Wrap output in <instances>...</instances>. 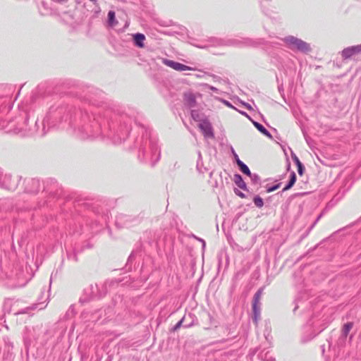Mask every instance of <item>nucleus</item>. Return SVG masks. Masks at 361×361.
Segmentation results:
<instances>
[{"instance_id":"obj_1","label":"nucleus","mask_w":361,"mask_h":361,"mask_svg":"<svg viewBox=\"0 0 361 361\" xmlns=\"http://www.w3.org/2000/svg\"><path fill=\"white\" fill-rule=\"evenodd\" d=\"M33 101L32 96L18 105L17 112L11 113L9 99L0 97V129L21 137H43L51 129H71L76 136L83 140L102 132L99 128L90 130L92 122L90 108L94 104V100L89 99L82 105L54 104L49 109L41 126L38 120L35 119Z\"/></svg>"},{"instance_id":"obj_2","label":"nucleus","mask_w":361,"mask_h":361,"mask_svg":"<svg viewBox=\"0 0 361 361\" xmlns=\"http://www.w3.org/2000/svg\"><path fill=\"white\" fill-rule=\"evenodd\" d=\"M92 122L90 130L99 128L101 133L90 135V138H106L114 144L124 142L135 124L140 128V136L134 140L133 147L138 150V159L154 166L160 159L161 148L158 137L145 123V119L137 109L131 106H111L106 103L94 100L90 106Z\"/></svg>"},{"instance_id":"obj_3","label":"nucleus","mask_w":361,"mask_h":361,"mask_svg":"<svg viewBox=\"0 0 361 361\" xmlns=\"http://www.w3.org/2000/svg\"><path fill=\"white\" fill-rule=\"evenodd\" d=\"M68 208L71 215L80 216L85 222V226H84L79 220H77L80 224L79 228H74L73 232L70 231V234L81 235L89 231L97 232L106 223V217L100 215L99 208L89 200L80 198L74 201H68L63 210L66 211Z\"/></svg>"},{"instance_id":"obj_4","label":"nucleus","mask_w":361,"mask_h":361,"mask_svg":"<svg viewBox=\"0 0 361 361\" xmlns=\"http://www.w3.org/2000/svg\"><path fill=\"white\" fill-rule=\"evenodd\" d=\"M25 192L27 193H37L41 188L42 191L51 196H54V190L56 189V182L52 180L43 181L41 183L40 180L37 178H29L25 180Z\"/></svg>"},{"instance_id":"obj_5","label":"nucleus","mask_w":361,"mask_h":361,"mask_svg":"<svg viewBox=\"0 0 361 361\" xmlns=\"http://www.w3.org/2000/svg\"><path fill=\"white\" fill-rule=\"evenodd\" d=\"M283 42L286 44L287 47L292 51H298L305 54L312 51V48L309 43L293 35H288L285 37L283 39Z\"/></svg>"},{"instance_id":"obj_6","label":"nucleus","mask_w":361,"mask_h":361,"mask_svg":"<svg viewBox=\"0 0 361 361\" xmlns=\"http://www.w3.org/2000/svg\"><path fill=\"white\" fill-rule=\"evenodd\" d=\"M106 293V288L102 285L99 286L97 284H91L84 290L82 295L79 302L82 304L87 302L94 298H100Z\"/></svg>"},{"instance_id":"obj_7","label":"nucleus","mask_w":361,"mask_h":361,"mask_svg":"<svg viewBox=\"0 0 361 361\" xmlns=\"http://www.w3.org/2000/svg\"><path fill=\"white\" fill-rule=\"evenodd\" d=\"M141 221L142 218L138 216L121 214L116 217V225L119 228H130L139 224Z\"/></svg>"},{"instance_id":"obj_8","label":"nucleus","mask_w":361,"mask_h":361,"mask_svg":"<svg viewBox=\"0 0 361 361\" xmlns=\"http://www.w3.org/2000/svg\"><path fill=\"white\" fill-rule=\"evenodd\" d=\"M20 179L21 177L19 176H13L11 174L2 173L0 178V188L8 190H14L17 188Z\"/></svg>"},{"instance_id":"obj_9","label":"nucleus","mask_w":361,"mask_h":361,"mask_svg":"<svg viewBox=\"0 0 361 361\" xmlns=\"http://www.w3.org/2000/svg\"><path fill=\"white\" fill-rule=\"evenodd\" d=\"M210 46H222V45H235V46H240L241 44L245 45H250L251 44V39L248 38L243 39L242 40L239 39H230L228 40L226 42L219 38L216 37H212L209 39Z\"/></svg>"},{"instance_id":"obj_10","label":"nucleus","mask_w":361,"mask_h":361,"mask_svg":"<svg viewBox=\"0 0 361 361\" xmlns=\"http://www.w3.org/2000/svg\"><path fill=\"white\" fill-rule=\"evenodd\" d=\"M198 127L202 132V134L205 138H214V130L211 123L208 119L204 118L201 120Z\"/></svg>"},{"instance_id":"obj_11","label":"nucleus","mask_w":361,"mask_h":361,"mask_svg":"<svg viewBox=\"0 0 361 361\" xmlns=\"http://www.w3.org/2000/svg\"><path fill=\"white\" fill-rule=\"evenodd\" d=\"M361 53V44L344 48L341 54L343 60L350 59L352 56Z\"/></svg>"},{"instance_id":"obj_12","label":"nucleus","mask_w":361,"mask_h":361,"mask_svg":"<svg viewBox=\"0 0 361 361\" xmlns=\"http://www.w3.org/2000/svg\"><path fill=\"white\" fill-rule=\"evenodd\" d=\"M163 62L165 65L178 71L192 70V68L190 66L172 60L165 59H164Z\"/></svg>"},{"instance_id":"obj_13","label":"nucleus","mask_w":361,"mask_h":361,"mask_svg":"<svg viewBox=\"0 0 361 361\" xmlns=\"http://www.w3.org/2000/svg\"><path fill=\"white\" fill-rule=\"evenodd\" d=\"M317 335V334L314 333L311 324L307 323L304 327V332L301 337V341L304 343H307L312 340Z\"/></svg>"},{"instance_id":"obj_14","label":"nucleus","mask_w":361,"mask_h":361,"mask_svg":"<svg viewBox=\"0 0 361 361\" xmlns=\"http://www.w3.org/2000/svg\"><path fill=\"white\" fill-rule=\"evenodd\" d=\"M183 103L187 108L192 109L195 107L197 105V101L195 94L191 91L184 92Z\"/></svg>"},{"instance_id":"obj_15","label":"nucleus","mask_w":361,"mask_h":361,"mask_svg":"<svg viewBox=\"0 0 361 361\" xmlns=\"http://www.w3.org/2000/svg\"><path fill=\"white\" fill-rule=\"evenodd\" d=\"M107 314L106 310L99 309L92 313L87 320L92 322H97L102 320V322H103L107 319L108 317H106Z\"/></svg>"},{"instance_id":"obj_16","label":"nucleus","mask_w":361,"mask_h":361,"mask_svg":"<svg viewBox=\"0 0 361 361\" xmlns=\"http://www.w3.org/2000/svg\"><path fill=\"white\" fill-rule=\"evenodd\" d=\"M145 39L146 37L142 33L137 32L135 34H132V42L133 44L137 48L145 47Z\"/></svg>"},{"instance_id":"obj_17","label":"nucleus","mask_w":361,"mask_h":361,"mask_svg":"<svg viewBox=\"0 0 361 361\" xmlns=\"http://www.w3.org/2000/svg\"><path fill=\"white\" fill-rule=\"evenodd\" d=\"M118 23L116 18V13L114 11H109L107 15L106 27L109 28L115 27Z\"/></svg>"},{"instance_id":"obj_18","label":"nucleus","mask_w":361,"mask_h":361,"mask_svg":"<svg viewBox=\"0 0 361 361\" xmlns=\"http://www.w3.org/2000/svg\"><path fill=\"white\" fill-rule=\"evenodd\" d=\"M233 181H234L235 184L238 188H240V189H242L245 191H248L247 184L244 181V180L240 174L235 173L233 176Z\"/></svg>"},{"instance_id":"obj_19","label":"nucleus","mask_w":361,"mask_h":361,"mask_svg":"<svg viewBox=\"0 0 361 361\" xmlns=\"http://www.w3.org/2000/svg\"><path fill=\"white\" fill-rule=\"evenodd\" d=\"M296 174L294 171H292L290 175L289 180L288 183L286 184L285 187L283 188L281 192L290 190L296 182Z\"/></svg>"},{"instance_id":"obj_20","label":"nucleus","mask_w":361,"mask_h":361,"mask_svg":"<svg viewBox=\"0 0 361 361\" xmlns=\"http://www.w3.org/2000/svg\"><path fill=\"white\" fill-rule=\"evenodd\" d=\"M252 123L255 126V127L264 135L267 136L269 138H271L272 136L269 130H267V128L261 123L252 121Z\"/></svg>"},{"instance_id":"obj_21","label":"nucleus","mask_w":361,"mask_h":361,"mask_svg":"<svg viewBox=\"0 0 361 361\" xmlns=\"http://www.w3.org/2000/svg\"><path fill=\"white\" fill-rule=\"evenodd\" d=\"M198 159L197 161L196 168L200 173H204L207 169L203 166L202 157L200 151L197 152Z\"/></svg>"},{"instance_id":"obj_22","label":"nucleus","mask_w":361,"mask_h":361,"mask_svg":"<svg viewBox=\"0 0 361 361\" xmlns=\"http://www.w3.org/2000/svg\"><path fill=\"white\" fill-rule=\"evenodd\" d=\"M252 320L257 324V321L260 317V307L259 306V304L252 303Z\"/></svg>"},{"instance_id":"obj_23","label":"nucleus","mask_w":361,"mask_h":361,"mask_svg":"<svg viewBox=\"0 0 361 361\" xmlns=\"http://www.w3.org/2000/svg\"><path fill=\"white\" fill-rule=\"evenodd\" d=\"M11 206V202L8 199L0 200V212L8 211Z\"/></svg>"},{"instance_id":"obj_24","label":"nucleus","mask_w":361,"mask_h":361,"mask_svg":"<svg viewBox=\"0 0 361 361\" xmlns=\"http://www.w3.org/2000/svg\"><path fill=\"white\" fill-rule=\"evenodd\" d=\"M238 169L239 170L245 175L246 176H249L250 175L251 173V171L249 169V167L243 161H239L238 162Z\"/></svg>"},{"instance_id":"obj_25","label":"nucleus","mask_w":361,"mask_h":361,"mask_svg":"<svg viewBox=\"0 0 361 361\" xmlns=\"http://www.w3.org/2000/svg\"><path fill=\"white\" fill-rule=\"evenodd\" d=\"M258 357L263 361H275V358L272 357L269 352H261L258 355Z\"/></svg>"},{"instance_id":"obj_26","label":"nucleus","mask_w":361,"mask_h":361,"mask_svg":"<svg viewBox=\"0 0 361 361\" xmlns=\"http://www.w3.org/2000/svg\"><path fill=\"white\" fill-rule=\"evenodd\" d=\"M353 322H347V323L344 324L342 331H341L342 336H343L345 338L347 337V336L348 335V334H349L350 331L351 330V329L353 328Z\"/></svg>"},{"instance_id":"obj_27","label":"nucleus","mask_w":361,"mask_h":361,"mask_svg":"<svg viewBox=\"0 0 361 361\" xmlns=\"http://www.w3.org/2000/svg\"><path fill=\"white\" fill-rule=\"evenodd\" d=\"M67 258L70 261L73 262H77L78 261V257L77 253L75 250H67Z\"/></svg>"},{"instance_id":"obj_28","label":"nucleus","mask_w":361,"mask_h":361,"mask_svg":"<svg viewBox=\"0 0 361 361\" xmlns=\"http://www.w3.org/2000/svg\"><path fill=\"white\" fill-rule=\"evenodd\" d=\"M253 202L255 204V206L258 208H262L264 206V200L259 195H255L253 197Z\"/></svg>"},{"instance_id":"obj_29","label":"nucleus","mask_w":361,"mask_h":361,"mask_svg":"<svg viewBox=\"0 0 361 361\" xmlns=\"http://www.w3.org/2000/svg\"><path fill=\"white\" fill-rule=\"evenodd\" d=\"M248 176L250 177L252 184L260 185V178L258 174L251 173Z\"/></svg>"},{"instance_id":"obj_30","label":"nucleus","mask_w":361,"mask_h":361,"mask_svg":"<svg viewBox=\"0 0 361 361\" xmlns=\"http://www.w3.org/2000/svg\"><path fill=\"white\" fill-rule=\"evenodd\" d=\"M39 305V304H35V305H33L32 307H26V308L22 309V310H19L18 312H16V314H28L31 310H34V309L37 308V306Z\"/></svg>"},{"instance_id":"obj_31","label":"nucleus","mask_w":361,"mask_h":361,"mask_svg":"<svg viewBox=\"0 0 361 361\" xmlns=\"http://www.w3.org/2000/svg\"><path fill=\"white\" fill-rule=\"evenodd\" d=\"M262 289H259L254 295L252 303L259 304V299L262 295Z\"/></svg>"},{"instance_id":"obj_32","label":"nucleus","mask_w":361,"mask_h":361,"mask_svg":"<svg viewBox=\"0 0 361 361\" xmlns=\"http://www.w3.org/2000/svg\"><path fill=\"white\" fill-rule=\"evenodd\" d=\"M75 314V313L74 306L71 305L66 313V318L69 319V318L72 317L73 316H74Z\"/></svg>"},{"instance_id":"obj_33","label":"nucleus","mask_w":361,"mask_h":361,"mask_svg":"<svg viewBox=\"0 0 361 361\" xmlns=\"http://www.w3.org/2000/svg\"><path fill=\"white\" fill-rule=\"evenodd\" d=\"M280 185H281V183L273 185L271 186H267L266 191H267V192H274V191L276 190L277 189H279Z\"/></svg>"},{"instance_id":"obj_34","label":"nucleus","mask_w":361,"mask_h":361,"mask_svg":"<svg viewBox=\"0 0 361 361\" xmlns=\"http://www.w3.org/2000/svg\"><path fill=\"white\" fill-rule=\"evenodd\" d=\"M191 116L195 121L200 120L199 112L196 110H191Z\"/></svg>"},{"instance_id":"obj_35","label":"nucleus","mask_w":361,"mask_h":361,"mask_svg":"<svg viewBox=\"0 0 361 361\" xmlns=\"http://www.w3.org/2000/svg\"><path fill=\"white\" fill-rule=\"evenodd\" d=\"M291 157L294 163L296 164V166L301 164V161H300L298 157L293 152L291 153Z\"/></svg>"},{"instance_id":"obj_36","label":"nucleus","mask_w":361,"mask_h":361,"mask_svg":"<svg viewBox=\"0 0 361 361\" xmlns=\"http://www.w3.org/2000/svg\"><path fill=\"white\" fill-rule=\"evenodd\" d=\"M297 167H298V173L300 175H302L305 170L304 165L301 163V164L297 165Z\"/></svg>"},{"instance_id":"obj_37","label":"nucleus","mask_w":361,"mask_h":361,"mask_svg":"<svg viewBox=\"0 0 361 361\" xmlns=\"http://www.w3.org/2000/svg\"><path fill=\"white\" fill-rule=\"evenodd\" d=\"M234 192L236 195H238V197H241V198H245L246 197V195L242 192L241 191H240L238 188H234Z\"/></svg>"},{"instance_id":"obj_38","label":"nucleus","mask_w":361,"mask_h":361,"mask_svg":"<svg viewBox=\"0 0 361 361\" xmlns=\"http://www.w3.org/2000/svg\"><path fill=\"white\" fill-rule=\"evenodd\" d=\"M100 12H101V8L99 6V4L97 3V6H94V16L97 17Z\"/></svg>"},{"instance_id":"obj_39","label":"nucleus","mask_w":361,"mask_h":361,"mask_svg":"<svg viewBox=\"0 0 361 361\" xmlns=\"http://www.w3.org/2000/svg\"><path fill=\"white\" fill-rule=\"evenodd\" d=\"M183 322V318L181 319L172 329L173 331L178 330L182 325V323Z\"/></svg>"},{"instance_id":"obj_40","label":"nucleus","mask_w":361,"mask_h":361,"mask_svg":"<svg viewBox=\"0 0 361 361\" xmlns=\"http://www.w3.org/2000/svg\"><path fill=\"white\" fill-rule=\"evenodd\" d=\"M204 86L207 88H208L209 90H212V91H213L214 92H219V90L216 87H214V86H212V85H208V84H204Z\"/></svg>"},{"instance_id":"obj_41","label":"nucleus","mask_w":361,"mask_h":361,"mask_svg":"<svg viewBox=\"0 0 361 361\" xmlns=\"http://www.w3.org/2000/svg\"><path fill=\"white\" fill-rule=\"evenodd\" d=\"M221 101H222V102H223V103H224L226 106H228V107H229V108H231V109H235V108L232 105V104H231L230 102H228V101H227V100H225V99H222Z\"/></svg>"},{"instance_id":"obj_42","label":"nucleus","mask_w":361,"mask_h":361,"mask_svg":"<svg viewBox=\"0 0 361 361\" xmlns=\"http://www.w3.org/2000/svg\"><path fill=\"white\" fill-rule=\"evenodd\" d=\"M52 1L59 4H63L68 1V0H52Z\"/></svg>"},{"instance_id":"obj_43","label":"nucleus","mask_w":361,"mask_h":361,"mask_svg":"<svg viewBox=\"0 0 361 361\" xmlns=\"http://www.w3.org/2000/svg\"><path fill=\"white\" fill-rule=\"evenodd\" d=\"M242 104H243V105L244 106H245V108H246V109H247L248 110H251V109H252V106H251V105H250V104H249L248 103H246V102H242Z\"/></svg>"},{"instance_id":"obj_44","label":"nucleus","mask_w":361,"mask_h":361,"mask_svg":"<svg viewBox=\"0 0 361 361\" xmlns=\"http://www.w3.org/2000/svg\"><path fill=\"white\" fill-rule=\"evenodd\" d=\"M321 216H322V214H319V215L318 216V217H317V219L314 221V222L313 223V224L312 225V226H311V228H312L315 226V224H316L318 222V221L321 219Z\"/></svg>"},{"instance_id":"obj_45","label":"nucleus","mask_w":361,"mask_h":361,"mask_svg":"<svg viewBox=\"0 0 361 361\" xmlns=\"http://www.w3.org/2000/svg\"><path fill=\"white\" fill-rule=\"evenodd\" d=\"M321 216H322V214H319V215L318 216V217H317V219L314 221V222L313 223V224L312 225V226H311V228H312L315 226V224H316L318 222V221L321 219Z\"/></svg>"},{"instance_id":"obj_46","label":"nucleus","mask_w":361,"mask_h":361,"mask_svg":"<svg viewBox=\"0 0 361 361\" xmlns=\"http://www.w3.org/2000/svg\"><path fill=\"white\" fill-rule=\"evenodd\" d=\"M233 157H234V159H235V161L236 164L238 165V162L239 161H241V160L239 159L238 155L236 153H234V156Z\"/></svg>"},{"instance_id":"obj_47","label":"nucleus","mask_w":361,"mask_h":361,"mask_svg":"<svg viewBox=\"0 0 361 361\" xmlns=\"http://www.w3.org/2000/svg\"><path fill=\"white\" fill-rule=\"evenodd\" d=\"M198 240H200V242H202V249L204 250L205 248V245H206V243H205V241L202 239V238H197Z\"/></svg>"},{"instance_id":"obj_48","label":"nucleus","mask_w":361,"mask_h":361,"mask_svg":"<svg viewBox=\"0 0 361 361\" xmlns=\"http://www.w3.org/2000/svg\"><path fill=\"white\" fill-rule=\"evenodd\" d=\"M239 112H240L241 114H243V115L245 116L246 117H247L249 119H251V118H250V117L247 115V114L246 112H245V111H239Z\"/></svg>"},{"instance_id":"obj_49","label":"nucleus","mask_w":361,"mask_h":361,"mask_svg":"<svg viewBox=\"0 0 361 361\" xmlns=\"http://www.w3.org/2000/svg\"><path fill=\"white\" fill-rule=\"evenodd\" d=\"M231 152L233 154V155L234 156V153H235L234 149L233 148V147H231Z\"/></svg>"},{"instance_id":"obj_50","label":"nucleus","mask_w":361,"mask_h":361,"mask_svg":"<svg viewBox=\"0 0 361 361\" xmlns=\"http://www.w3.org/2000/svg\"><path fill=\"white\" fill-rule=\"evenodd\" d=\"M82 317H83V318H84V319H86V318H87V317L85 316V313H83V314H82Z\"/></svg>"},{"instance_id":"obj_51","label":"nucleus","mask_w":361,"mask_h":361,"mask_svg":"<svg viewBox=\"0 0 361 361\" xmlns=\"http://www.w3.org/2000/svg\"><path fill=\"white\" fill-rule=\"evenodd\" d=\"M326 326H324L323 328L320 330V331H322L324 329H325Z\"/></svg>"},{"instance_id":"obj_52","label":"nucleus","mask_w":361,"mask_h":361,"mask_svg":"<svg viewBox=\"0 0 361 361\" xmlns=\"http://www.w3.org/2000/svg\"><path fill=\"white\" fill-rule=\"evenodd\" d=\"M111 308H110V307H109V308L107 309L108 312H111Z\"/></svg>"},{"instance_id":"obj_53","label":"nucleus","mask_w":361,"mask_h":361,"mask_svg":"<svg viewBox=\"0 0 361 361\" xmlns=\"http://www.w3.org/2000/svg\"><path fill=\"white\" fill-rule=\"evenodd\" d=\"M212 173H213V172H212H212H210V173H209V176H210V177H212Z\"/></svg>"},{"instance_id":"obj_54","label":"nucleus","mask_w":361,"mask_h":361,"mask_svg":"<svg viewBox=\"0 0 361 361\" xmlns=\"http://www.w3.org/2000/svg\"><path fill=\"white\" fill-rule=\"evenodd\" d=\"M298 308V306L295 307L293 311L295 312L296 310V309Z\"/></svg>"},{"instance_id":"obj_55","label":"nucleus","mask_w":361,"mask_h":361,"mask_svg":"<svg viewBox=\"0 0 361 361\" xmlns=\"http://www.w3.org/2000/svg\"><path fill=\"white\" fill-rule=\"evenodd\" d=\"M322 351L324 352V347H322Z\"/></svg>"}]
</instances>
